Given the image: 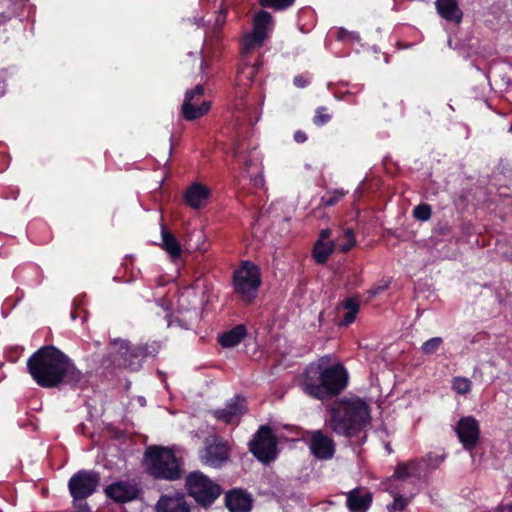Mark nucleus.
I'll return each instance as SVG.
<instances>
[{
    "mask_svg": "<svg viewBox=\"0 0 512 512\" xmlns=\"http://www.w3.org/2000/svg\"><path fill=\"white\" fill-rule=\"evenodd\" d=\"M27 371L42 388H57L61 384L75 386L83 379L74 362L53 345H44L27 360Z\"/></svg>",
    "mask_w": 512,
    "mask_h": 512,
    "instance_id": "obj_1",
    "label": "nucleus"
},
{
    "mask_svg": "<svg viewBox=\"0 0 512 512\" xmlns=\"http://www.w3.org/2000/svg\"><path fill=\"white\" fill-rule=\"evenodd\" d=\"M349 374L340 363H330L329 356H323L309 363L301 379V388L312 399L326 401L339 396L348 386Z\"/></svg>",
    "mask_w": 512,
    "mask_h": 512,
    "instance_id": "obj_2",
    "label": "nucleus"
},
{
    "mask_svg": "<svg viewBox=\"0 0 512 512\" xmlns=\"http://www.w3.org/2000/svg\"><path fill=\"white\" fill-rule=\"evenodd\" d=\"M371 422L370 406L359 397L334 400L328 408L326 423L333 433L351 439Z\"/></svg>",
    "mask_w": 512,
    "mask_h": 512,
    "instance_id": "obj_3",
    "label": "nucleus"
},
{
    "mask_svg": "<svg viewBox=\"0 0 512 512\" xmlns=\"http://www.w3.org/2000/svg\"><path fill=\"white\" fill-rule=\"evenodd\" d=\"M143 467L146 473L157 480L175 481L182 477L180 463L171 448L151 445L145 449Z\"/></svg>",
    "mask_w": 512,
    "mask_h": 512,
    "instance_id": "obj_4",
    "label": "nucleus"
},
{
    "mask_svg": "<svg viewBox=\"0 0 512 512\" xmlns=\"http://www.w3.org/2000/svg\"><path fill=\"white\" fill-rule=\"evenodd\" d=\"M261 284V270L252 261H241L239 267L233 271V291L237 299L245 305H251L255 302Z\"/></svg>",
    "mask_w": 512,
    "mask_h": 512,
    "instance_id": "obj_5",
    "label": "nucleus"
},
{
    "mask_svg": "<svg viewBox=\"0 0 512 512\" xmlns=\"http://www.w3.org/2000/svg\"><path fill=\"white\" fill-rule=\"evenodd\" d=\"M100 482V473L93 469L78 470L70 477L67 486L74 512H92L86 499L97 492Z\"/></svg>",
    "mask_w": 512,
    "mask_h": 512,
    "instance_id": "obj_6",
    "label": "nucleus"
},
{
    "mask_svg": "<svg viewBox=\"0 0 512 512\" xmlns=\"http://www.w3.org/2000/svg\"><path fill=\"white\" fill-rule=\"evenodd\" d=\"M187 493L202 508H209L222 493L219 484L201 471L190 472L185 479Z\"/></svg>",
    "mask_w": 512,
    "mask_h": 512,
    "instance_id": "obj_7",
    "label": "nucleus"
},
{
    "mask_svg": "<svg viewBox=\"0 0 512 512\" xmlns=\"http://www.w3.org/2000/svg\"><path fill=\"white\" fill-rule=\"evenodd\" d=\"M111 346L115 350L113 363L131 370H137L141 363L152 354L147 345H134L127 340L116 339Z\"/></svg>",
    "mask_w": 512,
    "mask_h": 512,
    "instance_id": "obj_8",
    "label": "nucleus"
},
{
    "mask_svg": "<svg viewBox=\"0 0 512 512\" xmlns=\"http://www.w3.org/2000/svg\"><path fill=\"white\" fill-rule=\"evenodd\" d=\"M278 440L273 429L268 425H262L256 431L249 442V451L264 464L274 461L278 455Z\"/></svg>",
    "mask_w": 512,
    "mask_h": 512,
    "instance_id": "obj_9",
    "label": "nucleus"
},
{
    "mask_svg": "<svg viewBox=\"0 0 512 512\" xmlns=\"http://www.w3.org/2000/svg\"><path fill=\"white\" fill-rule=\"evenodd\" d=\"M230 446L220 436H210L204 441V449L200 453L203 464L213 468L222 467L230 458Z\"/></svg>",
    "mask_w": 512,
    "mask_h": 512,
    "instance_id": "obj_10",
    "label": "nucleus"
},
{
    "mask_svg": "<svg viewBox=\"0 0 512 512\" xmlns=\"http://www.w3.org/2000/svg\"><path fill=\"white\" fill-rule=\"evenodd\" d=\"M203 95L204 87L201 84L196 85L194 89L186 91L185 98L181 106L182 115L185 120L193 121L209 112L211 108L210 101H202L199 104Z\"/></svg>",
    "mask_w": 512,
    "mask_h": 512,
    "instance_id": "obj_11",
    "label": "nucleus"
},
{
    "mask_svg": "<svg viewBox=\"0 0 512 512\" xmlns=\"http://www.w3.org/2000/svg\"><path fill=\"white\" fill-rule=\"evenodd\" d=\"M455 433L466 451H473L480 441V424L473 416L461 417L455 425Z\"/></svg>",
    "mask_w": 512,
    "mask_h": 512,
    "instance_id": "obj_12",
    "label": "nucleus"
},
{
    "mask_svg": "<svg viewBox=\"0 0 512 512\" xmlns=\"http://www.w3.org/2000/svg\"><path fill=\"white\" fill-rule=\"evenodd\" d=\"M307 441L311 454L318 460H330L336 452L335 441L322 430L308 432Z\"/></svg>",
    "mask_w": 512,
    "mask_h": 512,
    "instance_id": "obj_13",
    "label": "nucleus"
},
{
    "mask_svg": "<svg viewBox=\"0 0 512 512\" xmlns=\"http://www.w3.org/2000/svg\"><path fill=\"white\" fill-rule=\"evenodd\" d=\"M105 495L115 503L123 504L136 500L141 488L135 481L120 480L105 487Z\"/></svg>",
    "mask_w": 512,
    "mask_h": 512,
    "instance_id": "obj_14",
    "label": "nucleus"
},
{
    "mask_svg": "<svg viewBox=\"0 0 512 512\" xmlns=\"http://www.w3.org/2000/svg\"><path fill=\"white\" fill-rule=\"evenodd\" d=\"M273 26L274 19L268 11L262 9L255 13L252 32L245 37L247 45L261 46Z\"/></svg>",
    "mask_w": 512,
    "mask_h": 512,
    "instance_id": "obj_15",
    "label": "nucleus"
},
{
    "mask_svg": "<svg viewBox=\"0 0 512 512\" xmlns=\"http://www.w3.org/2000/svg\"><path fill=\"white\" fill-rule=\"evenodd\" d=\"M246 411V398L241 395H236L227 402L225 408L215 410L213 416L219 421L231 424L235 419H239Z\"/></svg>",
    "mask_w": 512,
    "mask_h": 512,
    "instance_id": "obj_16",
    "label": "nucleus"
},
{
    "mask_svg": "<svg viewBox=\"0 0 512 512\" xmlns=\"http://www.w3.org/2000/svg\"><path fill=\"white\" fill-rule=\"evenodd\" d=\"M252 502L251 495L242 489L234 488L225 495V506L229 512H250Z\"/></svg>",
    "mask_w": 512,
    "mask_h": 512,
    "instance_id": "obj_17",
    "label": "nucleus"
},
{
    "mask_svg": "<svg viewBox=\"0 0 512 512\" xmlns=\"http://www.w3.org/2000/svg\"><path fill=\"white\" fill-rule=\"evenodd\" d=\"M362 492V488H354L347 493L346 506L350 512H367L371 507L372 493L369 491Z\"/></svg>",
    "mask_w": 512,
    "mask_h": 512,
    "instance_id": "obj_18",
    "label": "nucleus"
},
{
    "mask_svg": "<svg viewBox=\"0 0 512 512\" xmlns=\"http://www.w3.org/2000/svg\"><path fill=\"white\" fill-rule=\"evenodd\" d=\"M155 512H190V508L182 495H162L155 505Z\"/></svg>",
    "mask_w": 512,
    "mask_h": 512,
    "instance_id": "obj_19",
    "label": "nucleus"
},
{
    "mask_svg": "<svg viewBox=\"0 0 512 512\" xmlns=\"http://www.w3.org/2000/svg\"><path fill=\"white\" fill-rule=\"evenodd\" d=\"M435 6L443 19L456 24L462 21L463 12L459 8L457 0H436Z\"/></svg>",
    "mask_w": 512,
    "mask_h": 512,
    "instance_id": "obj_20",
    "label": "nucleus"
},
{
    "mask_svg": "<svg viewBox=\"0 0 512 512\" xmlns=\"http://www.w3.org/2000/svg\"><path fill=\"white\" fill-rule=\"evenodd\" d=\"M208 196L209 190L205 186L196 183L186 190L184 199L188 206L194 209H198L201 207L203 201L208 198Z\"/></svg>",
    "mask_w": 512,
    "mask_h": 512,
    "instance_id": "obj_21",
    "label": "nucleus"
},
{
    "mask_svg": "<svg viewBox=\"0 0 512 512\" xmlns=\"http://www.w3.org/2000/svg\"><path fill=\"white\" fill-rule=\"evenodd\" d=\"M247 335V329L245 325L239 324L222 333L219 336V343L224 348H233L237 346Z\"/></svg>",
    "mask_w": 512,
    "mask_h": 512,
    "instance_id": "obj_22",
    "label": "nucleus"
},
{
    "mask_svg": "<svg viewBox=\"0 0 512 512\" xmlns=\"http://www.w3.org/2000/svg\"><path fill=\"white\" fill-rule=\"evenodd\" d=\"M161 238L162 244L161 247L164 249L172 260H176L181 256V245L174 236V234L169 231L164 225H161Z\"/></svg>",
    "mask_w": 512,
    "mask_h": 512,
    "instance_id": "obj_23",
    "label": "nucleus"
},
{
    "mask_svg": "<svg viewBox=\"0 0 512 512\" xmlns=\"http://www.w3.org/2000/svg\"><path fill=\"white\" fill-rule=\"evenodd\" d=\"M335 250L334 241H316L312 249V258L317 264H325Z\"/></svg>",
    "mask_w": 512,
    "mask_h": 512,
    "instance_id": "obj_24",
    "label": "nucleus"
},
{
    "mask_svg": "<svg viewBox=\"0 0 512 512\" xmlns=\"http://www.w3.org/2000/svg\"><path fill=\"white\" fill-rule=\"evenodd\" d=\"M412 476H420L419 462L417 460L398 463L393 473V477L398 480H406Z\"/></svg>",
    "mask_w": 512,
    "mask_h": 512,
    "instance_id": "obj_25",
    "label": "nucleus"
},
{
    "mask_svg": "<svg viewBox=\"0 0 512 512\" xmlns=\"http://www.w3.org/2000/svg\"><path fill=\"white\" fill-rule=\"evenodd\" d=\"M257 72L258 69L254 65L244 64L238 68L235 81L238 87L243 86V90H240V93L245 92L246 88L253 83Z\"/></svg>",
    "mask_w": 512,
    "mask_h": 512,
    "instance_id": "obj_26",
    "label": "nucleus"
},
{
    "mask_svg": "<svg viewBox=\"0 0 512 512\" xmlns=\"http://www.w3.org/2000/svg\"><path fill=\"white\" fill-rule=\"evenodd\" d=\"M296 0H258L262 8H270L275 11H284L294 5Z\"/></svg>",
    "mask_w": 512,
    "mask_h": 512,
    "instance_id": "obj_27",
    "label": "nucleus"
},
{
    "mask_svg": "<svg viewBox=\"0 0 512 512\" xmlns=\"http://www.w3.org/2000/svg\"><path fill=\"white\" fill-rule=\"evenodd\" d=\"M346 194L347 191L342 189L328 192L326 195L322 196L320 204L323 207H332L336 205Z\"/></svg>",
    "mask_w": 512,
    "mask_h": 512,
    "instance_id": "obj_28",
    "label": "nucleus"
},
{
    "mask_svg": "<svg viewBox=\"0 0 512 512\" xmlns=\"http://www.w3.org/2000/svg\"><path fill=\"white\" fill-rule=\"evenodd\" d=\"M332 119V114L329 113V109L325 106H319L315 110V115L313 117L314 125L321 127L329 123Z\"/></svg>",
    "mask_w": 512,
    "mask_h": 512,
    "instance_id": "obj_29",
    "label": "nucleus"
},
{
    "mask_svg": "<svg viewBox=\"0 0 512 512\" xmlns=\"http://www.w3.org/2000/svg\"><path fill=\"white\" fill-rule=\"evenodd\" d=\"M472 382L465 377H455L452 381L453 390L460 394L465 395L471 391Z\"/></svg>",
    "mask_w": 512,
    "mask_h": 512,
    "instance_id": "obj_30",
    "label": "nucleus"
},
{
    "mask_svg": "<svg viewBox=\"0 0 512 512\" xmlns=\"http://www.w3.org/2000/svg\"><path fill=\"white\" fill-rule=\"evenodd\" d=\"M432 215V208L427 203H421L414 207L413 217L419 221H428Z\"/></svg>",
    "mask_w": 512,
    "mask_h": 512,
    "instance_id": "obj_31",
    "label": "nucleus"
},
{
    "mask_svg": "<svg viewBox=\"0 0 512 512\" xmlns=\"http://www.w3.org/2000/svg\"><path fill=\"white\" fill-rule=\"evenodd\" d=\"M442 344L443 339L441 337H433L422 344L421 351L425 355H432L440 348Z\"/></svg>",
    "mask_w": 512,
    "mask_h": 512,
    "instance_id": "obj_32",
    "label": "nucleus"
},
{
    "mask_svg": "<svg viewBox=\"0 0 512 512\" xmlns=\"http://www.w3.org/2000/svg\"><path fill=\"white\" fill-rule=\"evenodd\" d=\"M410 502V498L404 497L401 494H395L394 500L387 506L389 512H402L406 509Z\"/></svg>",
    "mask_w": 512,
    "mask_h": 512,
    "instance_id": "obj_33",
    "label": "nucleus"
},
{
    "mask_svg": "<svg viewBox=\"0 0 512 512\" xmlns=\"http://www.w3.org/2000/svg\"><path fill=\"white\" fill-rule=\"evenodd\" d=\"M344 235L346 238V243L342 244L341 250L343 252H348L356 245V239L352 229H347Z\"/></svg>",
    "mask_w": 512,
    "mask_h": 512,
    "instance_id": "obj_34",
    "label": "nucleus"
},
{
    "mask_svg": "<svg viewBox=\"0 0 512 512\" xmlns=\"http://www.w3.org/2000/svg\"><path fill=\"white\" fill-rule=\"evenodd\" d=\"M341 306H342L345 310H347L348 312H352V311H354V312H359V310H360V303H359L358 299H357V298H354V297H348V298H346V299L342 302Z\"/></svg>",
    "mask_w": 512,
    "mask_h": 512,
    "instance_id": "obj_35",
    "label": "nucleus"
},
{
    "mask_svg": "<svg viewBox=\"0 0 512 512\" xmlns=\"http://www.w3.org/2000/svg\"><path fill=\"white\" fill-rule=\"evenodd\" d=\"M358 312H346L344 315H343V319L341 320V325L342 326H349L350 324H352L355 319H356V316H357Z\"/></svg>",
    "mask_w": 512,
    "mask_h": 512,
    "instance_id": "obj_36",
    "label": "nucleus"
},
{
    "mask_svg": "<svg viewBox=\"0 0 512 512\" xmlns=\"http://www.w3.org/2000/svg\"><path fill=\"white\" fill-rule=\"evenodd\" d=\"M293 139L295 142L302 144L307 141L308 136L303 130H297L293 135Z\"/></svg>",
    "mask_w": 512,
    "mask_h": 512,
    "instance_id": "obj_37",
    "label": "nucleus"
},
{
    "mask_svg": "<svg viewBox=\"0 0 512 512\" xmlns=\"http://www.w3.org/2000/svg\"><path fill=\"white\" fill-rule=\"evenodd\" d=\"M293 83L298 88H304L308 85L307 79L302 75H297L293 78Z\"/></svg>",
    "mask_w": 512,
    "mask_h": 512,
    "instance_id": "obj_38",
    "label": "nucleus"
},
{
    "mask_svg": "<svg viewBox=\"0 0 512 512\" xmlns=\"http://www.w3.org/2000/svg\"><path fill=\"white\" fill-rule=\"evenodd\" d=\"M331 236V230L329 228L322 229L319 233L317 241L328 242Z\"/></svg>",
    "mask_w": 512,
    "mask_h": 512,
    "instance_id": "obj_39",
    "label": "nucleus"
},
{
    "mask_svg": "<svg viewBox=\"0 0 512 512\" xmlns=\"http://www.w3.org/2000/svg\"><path fill=\"white\" fill-rule=\"evenodd\" d=\"M226 14L223 11H220L219 14L216 17V24L217 25H223L225 23Z\"/></svg>",
    "mask_w": 512,
    "mask_h": 512,
    "instance_id": "obj_40",
    "label": "nucleus"
},
{
    "mask_svg": "<svg viewBox=\"0 0 512 512\" xmlns=\"http://www.w3.org/2000/svg\"><path fill=\"white\" fill-rule=\"evenodd\" d=\"M388 287V285H384V286H378L376 288H373L370 293L374 296V295H377L379 294L380 292H382L383 290H385L386 288Z\"/></svg>",
    "mask_w": 512,
    "mask_h": 512,
    "instance_id": "obj_41",
    "label": "nucleus"
},
{
    "mask_svg": "<svg viewBox=\"0 0 512 512\" xmlns=\"http://www.w3.org/2000/svg\"><path fill=\"white\" fill-rule=\"evenodd\" d=\"M347 34H348V31L346 29L340 28L337 32V38L339 40H343Z\"/></svg>",
    "mask_w": 512,
    "mask_h": 512,
    "instance_id": "obj_42",
    "label": "nucleus"
},
{
    "mask_svg": "<svg viewBox=\"0 0 512 512\" xmlns=\"http://www.w3.org/2000/svg\"><path fill=\"white\" fill-rule=\"evenodd\" d=\"M252 164V161L250 159H245L244 161V165H245V168H249Z\"/></svg>",
    "mask_w": 512,
    "mask_h": 512,
    "instance_id": "obj_43",
    "label": "nucleus"
},
{
    "mask_svg": "<svg viewBox=\"0 0 512 512\" xmlns=\"http://www.w3.org/2000/svg\"><path fill=\"white\" fill-rule=\"evenodd\" d=\"M510 512H512V504H508L506 507Z\"/></svg>",
    "mask_w": 512,
    "mask_h": 512,
    "instance_id": "obj_44",
    "label": "nucleus"
},
{
    "mask_svg": "<svg viewBox=\"0 0 512 512\" xmlns=\"http://www.w3.org/2000/svg\"><path fill=\"white\" fill-rule=\"evenodd\" d=\"M497 512H504V508L503 507H498Z\"/></svg>",
    "mask_w": 512,
    "mask_h": 512,
    "instance_id": "obj_45",
    "label": "nucleus"
},
{
    "mask_svg": "<svg viewBox=\"0 0 512 512\" xmlns=\"http://www.w3.org/2000/svg\"><path fill=\"white\" fill-rule=\"evenodd\" d=\"M238 156H239V152H238V150H235V152H234V157H236V158H237Z\"/></svg>",
    "mask_w": 512,
    "mask_h": 512,
    "instance_id": "obj_46",
    "label": "nucleus"
},
{
    "mask_svg": "<svg viewBox=\"0 0 512 512\" xmlns=\"http://www.w3.org/2000/svg\"><path fill=\"white\" fill-rule=\"evenodd\" d=\"M0 512H3V511L0 509Z\"/></svg>",
    "mask_w": 512,
    "mask_h": 512,
    "instance_id": "obj_47",
    "label": "nucleus"
}]
</instances>
